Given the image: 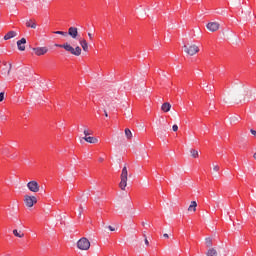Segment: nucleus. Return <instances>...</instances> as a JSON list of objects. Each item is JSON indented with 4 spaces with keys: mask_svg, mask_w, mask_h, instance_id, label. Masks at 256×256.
I'll return each mask as SVG.
<instances>
[{
    "mask_svg": "<svg viewBox=\"0 0 256 256\" xmlns=\"http://www.w3.org/2000/svg\"><path fill=\"white\" fill-rule=\"evenodd\" d=\"M56 47H60L61 49H65L68 53H71V55H75V57H79L82 53L81 47L76 46L73 48L69 42H66L64 44H56Z\"/></svg>",
    "mask_w": 256,
    "mask_h": 256,
    "instance_id": "obj_1",
    "label": "nucleus"
},
{
    "mask_svg": "<svg viewBox=\"0 0 256 256\" xmlns=\"http://www.w3.org/2000/svg\"><path fill=\"white\" fill-rule=\"evenodd\" d=\"M120 183L119 187L122 191H125L127 188V181H129V171L127 170V166H124L120 175Z\"/></svg>",
    "mask_w": 256,
    "mask_h": 256,
    "instance_id": "obj_2",
    "label": "nucleus"
},
{
    "mask_svg": "<svg viewBox=\"0 0 256 256\" xmlns=\"http://www.w3.org/2000/svg\"><path fill=\"white\" fill-rule=\"evenodd\" d=\"M77 247L80 251H89L91 248V242L86 237L81 238L77 242Z\"/></svg>",
    "mask_w": 256,
    "mask_h": 256,
    "instance_id": "obj_3",
    "label": "nucleus"
},
{
    "mask_svg": "<svg viewBox=\"0 0 256 256\" xmlns=\"http://www.w3.org/2000/svg\"><path fill=\"white\" fill-rule=\"evenodd\" d=\"M183 49H184V53H186V55H190L191 57L199 53V46H197L196 44H191L189 46L184 45Z\"/></svg>",
    "mask_w": 256,
    "mask_h": 256,
    "instance_id": "obj_4",
    "label": "nucleus"
},
{
    "mask_svg": "<svg viewBox=\"0 0 256 256\" xmlns=\"http://www.w3.org/2000/svg\"><path fill=\"white\" fill-rule=\"evenodd\" d=\"M24 203H25V206L28 207V209H31L33 205H37V197L25 195Z\"/></svg>",
    "mask_w": 256,
    "mask_h": 256,
    "instance_id": "obj_5",
    "label": "nucleus"
},
{
    "mask_svg": "<svg viewBox=\"0 0 256 256\" xmlns=\"http://www.w3.org/2000/svg\"><path fill=\"white\" fill-rule=\"evenodd\" d=\"M27 188L32 193H39V183H37V181H35V180H32V181L28 182L27 183Z\"/></svg>",
    "mask_w": 256,
    "mask_h": 256,
    "instance_id": "obj_6",
    "label": "nucleus"
},
{
    "mask_svg": "<svg viewBox=\"0 0 256 256\" xmlns=\"http://www.w3.org/2000/svg\"><path fill=\"white\" fill-rule=\"evenodd\" d=\"M32 51H34L35 55H37L38 57H41V55H45L46 53H48L49 48H47V47H36V48H32Z\"/></svg>",
    "mask_w": 256,
    "mask_h": 256,
    "instance_id": "obj_7",
    "label": "nucleus"
},
{
    "mask_svg": "<svg viewBox=\"0 0 256 256\" xmlns=\"http://www.w3.org/2000/svg\"><path fill=\"white\" fill-rule=\"evenodd\" d=\"M208 31H211L212 33H215V31H219V23L218 22H209L207 25H206Z\"/></svg>",
    "mask_w": 256,
    "mask_h": 256,
    "instance_id": "obj_8",
    "label": "nucleus"
},
{
    "mask_svg": "<svg viewBox=\"0 0 256 256\" xmlns=\"http://www.w3.org/2000/svg\"><path fill=\"white\" fill-rule=\"evenodd\" d=\"M68 35L72 38V39H77V37H79V30L77 29V27H70L68 29Z\"/></svg>",
    "mask_w": 256,
    "mask_h": 256,
    "instance_id": "obj_9",
    "label": "nucleus"
},
{
    "mask_svg": "<svg viewBox=\"0 0 256 256\" xmlns=\"http://www.w3.org/2000/svg\"><path fill=\"white\" fill-rule=\"evenodd\" d=\"M27 43V39L22 38L16 42L19 51H25V44Z\"/></svg>",
    "mask_w": 256,
    "mask_h": 256,
    "instance_id": "obj_10",
    "label": "nucleus"
},
{
    "mask_svg": "<svg viewBox=\"0 0 256 256\" xmlns=\"http://www.w3.org/2000/svg\"><path fill=\"white\" fill-rule=\"evenodd\" d=\"M25 25H26V27H29L30 29H37V22L33 19L26 20Z\"/></svg>",
    "mask_w": 256,
    "mask_h": 256,
    "instance_id": "obj_11",
    "label": "nucleus"
},
{
    "mask_svg": "<svg viewBox=\"0 0 256 256\" xmlns=\"http://www.w3.org/2000/svg\"><path fill=\"white\" fill-rule=\"evenodd\" d=\"M79 44L81 45L83 51H85V52L89 51V44L87 43V40L80 38Z\"/></svg>",
    "mask_w": 256,
    "mask_h": 256,
    "instance_id": "obj_12",
    "label": "nucleus"
},
{
    "mask_svg": "<svg viewBox=\"0 0 256 256\" xmlns=\"http://www.w3.org/2000/svg\"><path fill=\"white\" fill-rule=\"evenodd\" d=\"M83 139L84 141H86V143H91V144L99 143V139L92 136H85Z\"/></svg>",
    "mask_w": 256,
    "mask_h": 256,
    "instance_id": "obj_13",
    "label": "nucleus"
},
{
    "mask_svg": "<svg viewBox=\"0 0 256 256\" xmlns=\"http://www.w3.org/2000/svg\"><path fill=\"white\" fill-rule=\"evenodd\" d=\"M161 111H163L164 113H169V111H171V103L169 102L163 103L161 106Z\"/></svg>",
    "mask_w": 256,
    "mask_h": 256,
    "instance_id": "obj_14",
    "label": "nucleus"
},
{
    "mask_svg": "<svg viewBox=\"0 0 256 256\" xmlns=\"http://www.w3.org/2000/svg\"><path fill=\"white\" fill-rule=\"evenodd\" d=\"M13 37H17V32H16V31H9V32L4 36V41H9V39H13Z\"/></svg>",
    "mask_w": 256,
    "mask_h": 256,
    "instance_id": "obj_15",
    "label": "nucleus"
},
{
    "mask_svg": "<svg viewBox=\"0 0 256 256\" xmlns=\"http://www.w3.org/2000/svg\"><path fill=\"white\" fill-rule=\"evenodd\" d=\"M189 212L195 213L197 211V201H192L188 207Z\"/></svg>",
    "mask_w": 256,
    "mask_h": 256,
    "instance_id": "obj_16",
    "label": "nucleus"
},
{
    "mask_svg": "<svg viewBox=\"0 0 256 256\" xmlns=\"http://www.w3.org/2000/svg\"><path fill=\"white\" fill-rule=\"evenodd\" d=\"M219 253L217 252V249L215 248H210L206 252V256H218Z\"/></svg>",
    "mask_w": 256,
    "mask_h": 256,
    "instance_id": "obj_17",
    "label": "nucleus"
},
{
    "mask_svg": "<svg viewBox=\"0 0 256 256\" xmlns=\"http://www.w3.org/2000/svg\"><path fill=\"white\" fill-rule=\"evenodd\" d=\"M13 235L15 237H19V239H23V237H25V234L17 229L13 230Z\"/></svg>",
    "mask_w": 256,
    "mask_h": 256,
    "instance_id": "obj_18",
    "label": "nucleus"
},
{
    "mask_svg": "<svg viewBox=\"0 0 256 256\" xmlns=\"http://www.w3.org/2000/svg\"><path fill=\"white\" fill-rule=\"evenodd\" d=\"M124 133H125L127 139H133V133L131 132V130L129 128H126L124 130Z\"/></svg>",
    "mask_w": 256,
    "mask_h": 256,
    "instance_id": "obj_19",
    "label": "nucleus"
},
{
    "mask_svg": "<svg viewBox=\"0 0 256 256\" xmlns=\"http://www.w3.org/2000/svg\"><path fill=\"white\" fill-rule=\"evenodd\" d=\"M190 153L194 159H197V157H199V151L197 150L192 149L190 150Z\"/></svg>",
    "mask_w": 256,
    "mask_h": 256,
    "instance_id": "obj_20",
    "label": "nucleus"
},
{
    "mask_svg": "<svg viewBox=\"0 0 256 256\" xmlns=\"http://www.w3.org/2000/svg\"><path fill=\"white\" fill-rule=\"evenodd\" d=\"M206 247H211L213 245V240L211 238H205Z\"/></svg>",
    "mask_w": 256,
    "mask_h": 256,
    "instance_id": "obj_21",
    "label": "nucleus"
},
{
    "mask_svg": "<svg viewBox=\"0 0 256 256\" xmlns=\"http://www.w3.org/2000/svg\"><path fill=\"white\" fill-rule=\"evenodd\" d=\"M229 121H230V123H235V122L239 121V116H231L229 118Z\"/></svg>",
    "mask_w": 256,
    "mask_h": 256,
    "instance_id": "obj_22",
    "label": "nucleus"
},
{
    "mask_svg": "<svg viewBox=\"0 0 256 256\" xmlns=\"http://www.w3.org/2000/svg\"><path fill=\"white\" fill-rule=\"evenodd\" d=\"M85 137H89V135H93V131H89L87 129L84 130Z\"/></svg>",
    "mask_w": 256,
    "mask_h": 256,
    "instance_id": "obj_23",
    "label": "nucleus"
},
{
    "mask_svg": "<svg viewBox=\"0 0 256 256\" xmlns=\"http://www.w3.org/2000/svg\"><path fill=\"white\" fill-rule=\"evenodd\" d=\"M144 243L146 247H149V240L147 239V235L144 234Z\"/></svg>",
    "mask_w": 256,
    "mask_h": 256,
    "instance_id": "obj_24",
    "label": "nucleus"
},
{
    "mask_svg": "<svg viewBox=\"0 0 256 256\" xmlns=\"http://www.w3.org/2000/svg\"><path fill=\"white\" fill-rule=\"evenodd\" d=\"M56 35H64L66 36L67 35V32H64V31H56L54 32Z\"/></svg>",
    "mask_w": 256,
    "mask_h": 256,
    "instance_id": "obj_25",
    "label": "nucleus"
},
{
    "mask_svg": "<svg viewBox=\"0 0 256 256\" xmlns=\"http://www.w3.org/2000/svg\"><path fill=\"white\" fill-rule=\"evenodd\" d=\"M172 131H174V132L179 131V126H177L176 124H174V125L172 126Z\"/></svg>",
    "mask_w": 256,
    "mask_h": 256,
    "instance_id": "obj_26",
    "label": "nucleus"
},
{
    "mask_svg": "<svg viewBox=\"0 0 256 256\" xmlns=\"http://www.w3.org/2000/svg\"><path fill=\"white\" fill-rule=\"evenodd\" d=\"M5 99V92L0 93V103Z\"/></svg>",
    "mask_w": 256,
    "mask_h": 256,
    "instance_id": "obj_27",
    "label": "nucleus"
},
{
    "mask_svg": "<svg viewBox=\"0 0 256 256\" xmlns=\"http://www.w3.org/2000/svg\"><path fill=\"white\" fill-rule=\"evenodd\" d=\"M0 120L1 121H7V116L3 115V114H0Z\"/></svg>",
    "mask_w": 256,
    "mask_h": 256,
    "instance_id": "obj_28",
    "label": "nucleus"
},
{
    "mask_svg": "<svg viewBox=\"0 0 256 256\" xmlns=\"http://www.w3.org/2000/svg\"><path fill=\"white\" fill-rule=\"evenodd\" d=\"M213 171H214L215 173H218V171H219V165H214V166H213Z\"/></svg>",
    "mask_w": 256,
    "mask_h": 256,
    "instance_id": "obj_29",
    "label": "nucleus"
},
{
    "mask_svg": "<svg viewBox=\"0 0 256 256\" xmlns=\"http://www.w3.org/2000/svg\"><path fill=\"white\" fill-rule=\"evenodd\" d=\"M11 64L8 65V71H7V75H11Z\"/></svg>",
    "mask_w": 256,
    "mask_h": 256,
    "instance_id": "obj_30",
    "label": "nucleus"
},
{
    "mask_svg": "<svg viewBox=\"0 0 256 256\" xmlns=\"http://www.w3.org/2000/svg\"><path fill=\"white\" fill-rule=\"evenodd\" d=\"M250 133H251V135H254V137H256V130L251 129Z\"/></svg>",
    "mask_w": 256,
    "mask_h": 256,
    "instance_id": "obj_31",
    "label": "nucleus"
},
{
    "mask_svg": "<svg viewBox=\"0 0 256 256\" xmlns=\"http://www.w3.org/2000/svg\"><path fill=\"white\" fill-rule=\"evenodd\" d=\"M244 93H245V95L251 96V92L249 90H245Z\"/></svg>",
    "mask_w": 256,
    "mask_h": 256,
    "instance_id": "obj_32",
    "label": "nucleus"
},
{
    "mask_svg": "<svg viewBox=\"0 0 256 256\" xmlns=\"http://www.w3.org/2000/svg\"><path fill=\"white\" fill-rule=\"evenodd\" d=\"M88 37H89L90 40L93 39V34H91L90 32H88Z\"/></svg>",
    "mask_w": 256,
    "mask_h": 256,
    "instance_id": "obj_33",
    "label": "nucleus"
},
{
    "mask_svg": "<svg viewBox=\"0 0 256 256\" xmlns=\"http://www.w3.org/2000/svg\"><path fill=\"white\" fill-rule=\"evenodd\" d=\"M108 229H109L110 231H115V228H114L113 226H108Z\"/></svg>",
    "mask_w": 256,
    "mask_h": 256,
    "instance_id": "obj_34",
    "label": "nucleus"
},
{
    "mask_svg": "<svg viewBox=\"0 0 256 256\" xmlns=\"http://www.w3.org/2000/svg\"><path fill=\"white\" fill-rule=\"evenodd\" d=\"M163 237H164L165 239H169V234L165 233V234H163Z\"/></svg>",
    "mask_w": 256,
    "mask_h": 256,
    "instance_id": "obj_35",
    "label": "nucleus"
},
{
    "mask_svg": "<svg viewBox=\"0 0 256 256\" xmlns=\"http://www.w3.org/2000/svg\"><path fill=\"white\" fill-rule=\"evenodd\" d=\"M105 117H109V114H107V110H104Z\"/></svg>",
    "mask_w": 256,
    "mask_h": 256,
    "instance_id": "obj_36",
    "label": "nucleus"
},
{
    "mask_svg": "<svg viewBox=\"0 0 256 256\" xmlns=\"http://www.w3.org/2000/svg\"><path fill=\"white\" fill-rule=\"evenodd\" d=\"M203 86L207 88V87H209V84L204 83Z\"/></svg>",
    "mask_w": 256,
    "mask_h": 256,
    "instance_id": "obj_37",
    "label": "nucleus"
},
{
    "mask_svg": "<svg viewBox=\"0 0 256 256\" xmlns=\"http://www.w3.org/2000/svg\"><path fill=\"white\" fill-rule=\"evenodd\" d=\"M206 89H208V91H212V88L209 86Z\"/></svg>",
    "mask_w": 256,
    "mask_h": 256,
    "instance_id": "obj_38",
    "label": "nucleus"
},
{
    "mask_svg": "<svg viewBox=\"0 0 256 256\" xmlns=\"http://www.w3.org/2000/svg\"><path fill=\"white\" fill-rule=\"evenodd\" d=\"M223 101H224V103H227V100L225 98L223 99Z\"/></svg>",
    "mask_w": 256,
    "mask_h": 256,
    "instance_id": "obj_39",
    "label": "nucleus"
},
{
    "mask_svg": "<svg viewBox=\"0 0 256 256\" xmlns=\"http://www.w3.org/2000/svg\"><path fill=\"white\" fill-rule=\"evenodd\" d=\"M142 225L145 227L146 223H145V222H143V223H142Z\"/></svg>",
    "mask_w": 256,
    "mask_h": 256,
    "instance_id": "obj_40",
    "label": "nucleus"
},
{
    "mask_svg": "<svg viewBox=\"0 0 256 256\" xmlns=\"http://www.w3.org/2000/svg\"><path fill=\"white\" fill-rule=\"evenodd\" d=\"M99 161H103V158H100Z\"/></svg>",
    "mask_w": 256,
    "mask_h": 256,
    "instance_id": "obj_41",
    "label": "nucleus"
},
{
    "mask_svg": "<svg viewBox=\"0 0 256 256\" xmlns=\"http://www.w3.org/2000/svg\"><path fill=\"white\" fill-rule=\"evenodd\" d=\"M158 135H161V132H158Z\"/></svg>",
    "mask_w": 256,
    "mask_h": 256,
    "instance_id": "obj_42",
    "label": "nucleus"
},
{
    "mask_svg": "<svg viewBox=\"0 0 256 256\" xmlns=\"http://www.w3.org/2000/svg\"><path fill=\"white\" fill-rule=\"evenodd\" d=\"M79 215H81V212L79 213Z\"/></svg>",
    "mask_w": 256,
    "mask_h": 256,
    "instance_id": "obj_43",
    "label": "nucleus"
}]
</instances>
